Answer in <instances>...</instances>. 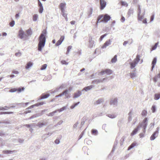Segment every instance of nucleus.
Wrapping results in <instances>:
<instances>
[{
    "instance_id": "nucleus-1",
    "label": "nucleus",
    "mask_w": 160,
    "mask_h": 160,
    "mask_svg": "<svg viewBox=\"0 0 160 160\" xmlns=\"http://www.w3.org/2000/svg\"><path fill=\"white\" fill-rule=\"evenodd\" d=\"M46 34V30H43L39 37L38 49L39 51H41L42 48L44 46L46 42L45 36Z\"/></svg>"
},
{
    "instance_id": "nucleus-2",
    "label": "nucleus",
    "mask_w": 160,
    "mask_h": 160,
    "mask_svg": "<svg viewBox=\"0 0 160 160\" xmlns=\"http://www.w3.org/2000/svg\"><path fill=\"white\" fill-rule=\"evenodd\" d=\"M138 21H142L144 18L145 14V9L143 8L142 9L140 5H138Z\"/></svg>"
},
{
    "instance_id": "nucleus-3",
    "label": "nucleus",
    "mask_w": 160,
    "mask_h": 160,
    "mask_svg": "<svg viewBox=\"0 0 160 160\" xmlns=\"http://www.w3.org/2000/svg\"><path fill=\"white\" fill-rule=\"evenodd\" d=\"M140 56L137 55L136 58L134 59L133 61L129 63L130 65V68L131 69H132L134 68L137 65L140 60Z\"/></svg>"
},
{
    "instance_id": "nucleus-4",
    "label": "nucleus",
    "mask_w": 160,
    "mask_h": 160,
    "mask_svg": "<svg viewBox=\"0 0 160 160\" xmlns=\"http://www.w3.org/2000/svg\"><path fill=\"white\" fill-rule=\"evenodd\" d=\"M148 121L147 118H145L138 126V127H139V128H142V131L144 133H145L146 131V129L148 124Z\"/></svg>"
},
{
    "instance_id": "nucleus-5",
    "label": "nucleus",
    "mask_w": 160,
    "mask_h": 160,
    "mask_svg": "<svg viewBox=\"0 0 160 160\" xmlns=\"http://www.w3.org/2000/svg\"><path fill=\"white\" fill-rule=\"evenodd\" d=\"M18 36L20 38L25 40H26L27 35L25 34L24 32L21 28L19 30Z\"/></svg>"
},
{
    "instance_id": "nucleus-6",
    "label": "nucleus",
    "mask_w": 160,
    "mask_h": 160,
    "mask_svg": "<svg viewBox=\"0 0 160 160\" xmlns=\"http://www.w3.org/2000/svg\"><path fill=\"white\" fill-rule=\"evenodd\" d=\"M112 70L109 69H106L105 70H102L100 72H99L98 73V75H103L105 74L110 75L112 74Z\"/></svg>"
},
{
    "instance_id": "nucleus-7",
    "label": "nucleus",
    "mask_w": 160,
    "mask_h": 160,
    "mask_svg": "<svg viewBox=\"0 0 160 160\" xmlns=\"http://www.w3.org/2000/svg\"><path fill=\"white\" fill-rule=\"evenodd\" d=\"M156 129V130L151 135L150 137V140H154L158 135L159 133V128L158 127Z\"/></svg>"
},
{
    "instance_id": "nucleus-8",
    "label": "nucleus",
    "mask_w": 160,
    "mask_h": 160,
    "mask_svg": "<svg viewBox=\"0 0 160 160\" xmlns=\"http://www.w3.org/2000/svg\"><path fill=\"white\" fill-rule=\"evenodd\" d=\"M128 115V121L129 122H130L132 120V117L136 116V114L132 111H131L129 112Z\"/></svg>"
},
{
    "instance_id": "nucleus-9",
    "label": "nucleus",
    "mask_w": 160,
    "mask_h": 160,
    "mask_svg": "<svg viewBox=\"0 0 160 160\" xmlns=\"http://www.w3.org/2000/svg\"><path fill=\"white\" fill-rule=\"evenodd\" d=\"M106 79V78H104L102 79H97L92 81V83L93 84H98L100 83H102Z\"/></svg>"
},
{
    "instance_id": "nucleus-10",
    "label": "nucleus",
    "mask_w": 160,
    "mask_h": 160,
    "mask_svg": "<svg viewBox=\"0 0 160 160\" xmlns=\"http://www.w3.org/2000/svg\"><path fill=\"white\" fill-rule=\"evenodd\" d=\"M62 92L63 96L64 95L66 98H70L71 94L69 92V90L66 89Z\"/></svg>"
},
{
    "instance_id": "nucleus-11",
    "label": "nucleus",
    "mask_w": 160,
    "mask_h": 160,
    "mask_svg": "<svg viewBox=\"0 0 160 160\" xmlns=\"http://www.w3.org/2000/svg\"><path fill=\"white\" fill-rule=\"evenodd\" d=\"M66 3L65 2H62L60 3L59 5V8L61 10V12H64L65 11V9L66 8Z\"/></svg>"
},
{
    "instance_id": "nucleus-12",
    "label": "nucleus",
    "mask_w": 160,
    "mask_h": 160,
    "mask_svg": "<svg viewBox=\"0 0 160 160\" xmlns=\"http://www.w3.org/2000/svg\"><path fill=\"white\" fill-rule=\"evenodd\" d=\"M88 44V47L90 48H92L95 45L94 41L92 40V38L91 36L89 37V38Z\"/></svg>"
},
{
    "instance_id": "nucleus-13",
    "label": "nucleus",
    "mask_w": 160,
    "mask_h": 160,
    "mask_svg": "<svg viewBox=\"0 0 160 160\" xmlns=\"http://www.w3.org/2000/svg\"><path fill=\"white\" fill-rule=\"evenodd\" d=\"M111 42L112 41L110 39L107 41L102 46V48L103 49L106 48L107 47L111 44Z\"/></svg>"
},
{
    "instance_id": "nucleus-14",
    "label": "nucleus",
    "mask_w": 160,
    "mask_h": 160,
    "mask_svg": "<svg viewBox=\"0 0 160 160\" xmlns=\"http://www.w3.org/2000/svg\"><path fill=\"white\" fill-rule=\"evenodd\" d=\"M111 18L110 16L108 14H105L101 22H108L109 21Z\"/></svg>"
},
{
    "instance_id": "nucleus-15",
    "label": "nucleus",
    "mask_w": 160,
    "mask_h": 160,
    "mask_svg": "<svg viewBox=\"0 0 160 160\" xmlns=\"http://www.w3.org/2000/svg\"><path fill=\"white\" fill-rule=\"evenodd\" d=\"M100 8L101 9H103L105 7L106 5V2L104 0H100Z\"/></svg>"
},
{
    "instance_id": "nucleus-16",
    "label": "nucleus",
    "mask_w": 160,
    "mask_h": 160,
    "mask_svg": "<svg viewBox=\"0 0 160 160\" xmlns=\"http://www.w3.org/2000/svg\"><path fill=\"white\" fill-rule=\"evenodd\" d=\"M64 39V37L63 36H62L61 37L60 39L58 41L57 43H56V46H59L60 45Z\"/></svg>"
},
{
    "instance_id": "nucleus-17",
    "label": "nucleus",
    "mask_w": 160,
    "mask_h": 160,
    "mask_svg": "<svg viewBox=\"0 0 160 160\" xmlns=\"http://www.w3.org/2000/svg\"><path fill=\"white\" fill-rule=\"evenodd\" d=\"M52 133V132H48V133L43 134L42 136V138L43 140H45L50 136Z\"/></svg>"
},
{
    "instance_id": "nucleus-18",
    "label": "nucleus",
    "mask_w": 160,
    "mask_h": 160,
    "mask_svg": "<svg viewBox=\"0 0 160 160\" xmlns=\"http://www.w3.org/2000/svg\"><path fill=\"white\" fill-rule=\"evenodd\" d=\"M38 6L40 7L39 12L40 13H42V12L43 10V7L42 4L39 0H38Z\"/></svg>"
},
{
    "instance_id": "nucleus-19",
    "label": "nucleus",
    "mask_w": 160,
    "mask_h": 160,
    "mask_svg": "<svg viewBox=\"0 0 160 160\" xmlns=\"http://www.w3.org/2000/svg\"><path fill=\"white\" fill-rule=\"evenodd\" d=\"M157 61V58L156 57L154 58H153V59L152 61V67L151 71L153 70L154 67V66L156 63Z\"/></svg>"
},
{
    "instance_id": "nucleus-20",
    "label": "nucleus",
    "mask_w": 160,
    "mask_h": 160,
    "mask_svg": "<svg viewBox=\"0 0 160 160\" xmlns=\"http://www.w3.org/2000/svg\"><path fill=\"white\" fill-rule=\"evenodd\" d=\"M140 129V128H139V127H138V126L137 127L134 129V130L132 131V133L131 134V136H132L135 134H136L137 132L138 131V130H139Z\"/></svg>"
},
{
    "instance_id": "nucleus-21",
    "label": "nucleus",
    "mask_w": 160,
    "mask_h": 160,
    "mask_svg": "<svg viewBox=\"0 0 160 160\" xmlns=\"http://www.w3.org/2000/svg\"><path fill=\"white\" fill-rule=\"evenodd\" d=\"M117 99L116 98L112 99L110 102L111 105H113L115 106L117 105Z\"/></svg>"
},
{
    "instance_id": "nucleus-22",
    "label": "nucleus",
    "mask_w": 160,
    "mask_h": 160,
    "mask_svg": "<svg viewBox=\"0 0 160 160\" xmlns=\"http://www.w3.org/2000/svg\"><path fill=\"white\" fill-rule=\"evenodd\" d=\"M82 94V93L80 91H78V92L74 93L73 96L74 98H77L80 97Z\"/></svg>"
},
{
    "instance_id": "nucleus-23",
    "label": "nucleus",
    "mask_w": 160,
    "mask_h": 160,
    "mask_svg": "<svg viewBox=\"0 0 160 160\" xmlns=\"http://www.w3.org/2000/svg\"><path fill=\"white\" fill-rule=\"evenodd\" d=\"M49 96L50 94H47L45 95L43 94L41 96V98H39L38 99V100H40L41 99L47 98Z\"/></svg>"
},
{
    "instance_id": "nucleus-24",
    "label": "nucleus",
    "mask_w": 160,
    "mask_h": 160,
    "mask_svg": "<svg viewBox=\"0 0 160 160\" xmlns=\"http://www.w3.org/2000/svg\"><path fill=\"white\" fill-rule=\"evenodd\" d=\"M93 86L92 85L89 86L87 87H84L82 90V91L85 90L86 91H87L88 90H91L92 88L93 87Z\"/></svg>"
},
{
    "instance_id": "nucleus-25",
    "label": "nucleus",
    "mask_w": 160,
    "mask_h": 160,
    "mask_svg": "<svg viewBox=\"0 0 160 160\" xmlns=\"http://www.w3.org/2000/svg\"><path fill=\"white\" fill-rule=\"evenodd\" d=\"M137 145V143L135 142H134L128 147V150H129Z\"/></svg>"
},
{
    "instance_id": "nucleus-26",
    "label": "nucleus",
    "mask_w": 160,
    "mask_h": 160,
    "mask_svg": "<svg viewBox=\"0 0 160 160\" xmlns=\"http://www.w3.org/2000/svg\"><path fill=\"white\" fill-rule=\"evenodd\" d=\"M137 145V143L135 142H134L128 147V150H129Z\"/></svg>"
},
{
    "instance_id": "nucleus-27",
    "label": "nucleus",
    "mask_w": 160,
    "mask_h": 160,
    "mask_svg": "<svg viewBox=\"0 0 160 160\" xmlns=\"http://www.w3.org/2000/svg\"><path fill=\"white\" fill-rule=\"evenodd\" d=\"M137 145V143L135 142H134L128 147V150H129Z\"/></svg>"
},
{
    "instance_id": "nucleus-28",
    "label": "nucleus",
    "mask_w": 160,
    "mask_h": 160,
    "mask_svg": "<svg viewBox=\"0 0 160 160\" xmlns=\"http://www.w3.org/2000/svg\"><path fill=\"white\" fill-rule=\"evenodd\" d=\"M33 63L31 62H29L27 64L26 66L25 67V68L26 69H28L30 68L33 65Z\"/></svg>"
},
{
    "instance_id": "nucleus-29",
    "label": "nucleus",
    "mask_w": 160,
    "mask_h": 160,
    "mask_svg": "<svg viewBox=\"0 0 160 160\" xmlns=\"http://www.w3.org/2000/svg\"><path fill=\"white\" fill-rule=\"evenodd\" d=\"M27 36H31L32 34V31L31 28H29L26 31Z\"/></svg>"
},
{
    "instance_id": "nucleus-30",
    "label": "nucleus",
    "mask_w": 160,
    "mask_h": 160,
    "mask_svg": "<svg viewBox=\"0 0 160 160\" xmlns=\"http://www.w3.org/2000/svg\"><path fill=\"white\" fill-rule=\"evenodd\" d=\"M103 17V16L102 15H100L97 18V21L96 25V27H97L98 23L100 22H99V21Z\"/></svg>"
},
{
    "instance_id": "nucleus-31",
    "label": "nucleus",
    "mask_w": 160,
    "mask_h": 160,
    "mask_svg": "<svg viewBox=\"0 0 160 160\" xmlns=\"http://www.w3.org/2000/svg\"><path fill=\"white\" fill-rule=\"evenodd\" d=\"M103 101V99L102 98H100L96 101L94 103L95 105H98L101 103Z\"/></svg>"
},
{
    "instance_id": "nucleus-32",
    "label": "nucleus",
    "mask_w": 160,
    "mask_h": 160,
    "mask_svg": "<svg viewBox=\"0 0 160 160\" xmlns=\"http://www.w3.org/2000/svg\"><path fill=\"white\" fill-rule=\"evenodd\" d=\"M134 9L131 8L128 10V14L129 16H130L133 13Z\"/></svg>"
},
{
    "instance_id": "nucleus-33",
    "label": "nucleus",
    "mask_w": 160,
    "mask_h": 160,
    "mask_svg": "<svg viewBox=\"0 0 160 160\" xmlns=\"http://www.w3.org/2000/svg\"><path fill=\"white\" fill-rule=\"evenodd\" d=\"M92 134L94 135H97L98 134V132L97 130L92 129L91 131Z\"/></svg>"
},
{
    "instance_id": "nucleus-34",
    "label": "nucleus",
    "mask_w": 160,
    "mask_h": 160,
    "mask_svg": "<svg viewBox=\"0 0 160 160\" xmlns=\"http://www.w3.org/2000/svg\"><path fill=\"white\" fill-rule=\"evenodd\" d=\"M58 112V110H56L53 112H52L49 113L47 114V115L48 116H54L55 115V114L57 112Z\"/></svg>"
},
{
    "instance_id": "nucleus-35",
    "label": "nucleus",
    "mask_w": 160,
    "mask_h": 160,
    "mask_svg": "<svg viewBox=\"0 0 160 160\" xmlns=\"http://www.w3.org/2000/svg\"><path fill=\"white\" fill-rule=\"evenodd\" d=\"M160 98V93H156L154 95V99L155 100H158Z\"/></svg>"
},
{
    "instance_id": "nucleus-36",
    "label": "nucleus",
    "mask_w": 160,
    "mask_h": 160,
    "mask_svg": "<svg viewBox=\"0 0 160 160\" xmlns=\"http://www.w3.org/2000/svg\"><path fill=\"white\" fill-rule=\"evenodd\" d=\"M107 116L109 118L112 119L115 118L117 116V115L114 114H109L107 115Z\"/></svg>"
},
{
    "instance_id": "nucleus-37",
    "label": "nucleus",
    "mask_w": 160,
    "mask_h": 160,
    "mask_svg": "<svg viewBox=\"0 0 160 160\" xmlns=\"http://www.w3.org/2000/svg\"><path fill=\"white\" fill-rule=\"evenodd\" d=\"M117 61V56L115 55L114 57L112 59L111 62L113 63H115Z\"/></svg>"
},
{
    "instance_id": "nucleus-38",
    "label": "nucleus",
    "mask_w": 160,
    "mask_h": 160,
    "mask_svg": "<svg viewBox=\"0 0 160 160\" xmlns=\"http://www.w3.org/2000/svg\"><path fill=\"white\" fill-rule=\"evenodd\" d=\"M80 103V102H78L74 104L73 105H72L70 107L72 109L78 106Z\"/></svg>"
},
{
    "instance_id": "nucleus-39",
    "label": "nucleus",
    "mask_w": 160,
    "mask_h": 160,
    "mask_svg": "<svg viewBox=\"0 0 160 160\" xmlns=\"http://www.w3.org/2000/svg\"><path fill=\"white\" fill-rule=\"evenodd\" d=\"M131 77L133 79L136 77V74L135 72H132L130 73Z\"/></svg>"
},
{
    "instance_id": "nucleus-40",
    "label": "nucleus",
    "mask_w": 160,
    "mask_h": 160,
    "mask_svg": "<svg viewBox=\"0 0 160 160\" xmlns=\"http://www.w3.org/2000/svg\"><path fill=\"white\" fill-rule=\"evenodd\" d=\"M38 15H37V14H34L33 16V20L34 21H36L38 19Z\"/></svg>"
},
{
    "instance_id": "nucleus-41",
    "label": "nucleus",
    "mask_w": 160,
    "mask_h": 160,
    "mask_svg": "<svg viewBox=\"0 0 160 160\" xmlns=\"http://www.w3.org/2000/svg\"><path fill=\"white\" fill-rule=\"evenodd\" d=\"M117 141H116L114 142V145H113V148L112 150V152H114V151L115 149L117 147Z\"/></svg>"
},
{
    "instance_id": "nucleus-42",
    "label": "nucleus",
    "mask_w": 160,
    "mask_h": 160,
    "mask_svg": "<svg viewBox=\"0 0 160 160\" xmlns=\"http://www.w3.org/2000/svg\"><path fill=\"white\" fill-rule=\"evenodd\" d=\"M45 124L43 123H42L40 122H39L38 124V126L40 128H41L44 125H45Z\"/></svg>"
},
{
    "instance_id": "nucleus-43",
    "label": "nucleus",
    "mask_w": 160,
    "mask_h": 160,
    "mask_svg": "<svg viewBox=\"0 0 160 160\" xmlns=\"http://www.w3.org/2000/svg\"><path fill=\"white\" fill-rule=\"evenodd\" d=\"M4 154H10L12 152V151L9 150H4L2 152Z\"/></svg>"
},
{
    "instance_id": "nucleus-44",
    "label": "nucleus",
    "mask_w": 160,
    "mask_h": 160,
    "mask_svg": "<svg viewBox=\"0 0 160 160\" xmlns=\"http://www.w3.org/2000/svg\"><path fill=\"white\" fill-rule=\"evenodd\" d=\"M67 108V106H64L62 108H60V109H59L58 110H58V111H59V112H61L62 111H63L64 110L66 109Z\"/></svg>"
},
{
    "instance_id": "nucleus-45",
    "label": "nucleus",
    "mask_w": 160,
    "mask_h": 160,
    "mask_svg": "<svg viewBox=\"0 0 160 160\" xmlns=\"http://www.w3.org/2000/svg\"><path fill=\"white\" fill-rule=\"evenodd\" d=\"M72 46H69L67 48V51L66 53V54L67 55L69 53L70 50L72 49Z\"/></svg>"
},
{
    "instance_id": "nucleus-46",
    "label": "nucleus",
    "mask_w": 160,
    "mask_h": 160,
    "mask_svg": "<svg viewBox=\"0 0 160 160\" xmlns=\"http://www.w3.org/2000/svg\"><path fill=\"white\" fill-rule=\"evenodd\" d=\"M147 111L145 110H143L142 112V116H145L147 115Z\"/></svg>"
},
{
    "instance_id": "nucleus-47",
    "label": "nucleus",
    "mask_w": 160,
    "mask_h": 160,
    "mask_svg": "<svg viewBox=\"0 0 160 160\" xmlns=\"http://www.w3.org/2000/svg\"><path fill=\"white\" fill-rule=\"evenodd\" d=\"M47 66L46 64H44L42 66L40 69L42 70H44L46 68Z\"/></svg>"
},
{
    "instance_id": "nucleus-48",
    "label": "nucleus",
    "mask_w": 160,
    "mask_h": 160,
    "mask_svg": "<svg viewBox=\"0 0 160 160\" xmlns=\"http://www.w3.org/2000/svg\"><path fill=\"white\" fill-rule=\"evenodd\" d=\"M65 11H64V12H61V14L62 15V16L65 18L66 19H67V14L65 13Z\"/></svg>"
},
{
    "instance_id": "nucleus-49",
    "label": "nucleus",
    "mask_w": 160,
    "mask_h": 160,
    "mask_svg": "<svg viewBox=\"0 0 160 160\" xmlns=\"http://www.w3.org/2000/svg\"><path fill=\"white\" fill-rule=\"evenodd\" d=\"M13 112H0V114H9L12 113Z\"/></svg>"
},
{
    "instance_id": "nucleus-50",
    "label": "nucleus",
    "mask_w": 160,
    "mask_h": 160,
    "mask_svg": "<svg viewBox=\"0 0 160 160\" xmlns=\"http://www.w3.org/2000/svg\"><path fill=\"white\" fill-rule=\"evenodd\" d=\"M121 5L122 6H125L126 7H127L128 6L127 3L125 2L122 1L121 2Z\"/></svg>"
},
{
    "instance_id": "nucleus-51",
    "label": "nucleus",
    "mask_w": 160,
    "mask_h": 160,
    "mask_svg": "<svg viewBox=\"0 0 160 160\" xmlns=\"http://www.w3.org/2000/svg\"><path fill=\"white\" fill-rule=\"evenodd\" d=\"M125 138L124 136H123L121 139L120 140V144L121 145H122L123 144V142Z\"/></svg>"
},
{
    "instance_id": "nucleus-52",
    "label": "nucleus",
    "mask_w": 160,
    "mask_h": 160,
    "mask_svg": "<svg viewBox=\"0 0 160 160\" xmlns=\"http://www.w3.org/2000/svg\"><path fill=\"white\" fill-rule=\"evenodd\" d=\"M15 25V21L12 20L9 23V25L11 27H13Z\"/></svg>"
},
{
    "instance_id": "nucleus-53",
    "label": "nucleus",
    "mask_w": 160,
    "mask_h": 160,
    "mask_svg": "<svg viewBox=\"0 0 160 160\" xmlns=\"http://www.w3.org/2000/svg\"><path fill=\"white\" fill-rule=\"evenodd\" d=\"M92 8H90V11L89 12V14H88V17H91L92 14Z\"/></svg>"
},
{
    "instance_id": "nucleus-54",
    "label": "nucleus",
    "mask_w": 160,
    "mask_h": 160,
    "mask_svg": "<svg viewBox=\"0 0 160 160\" xmlns=\"http://www.w3.org/2000/svg\"><path fill=\"white\" fill-rule=\"evenodd\" d=\"M151 110L152 112H155L156 110V108L155 106L153 105L152 106L151 108Z\"/></svg>"
},
{
    "instance_id": "nucleus-55",
    "label": "nucleus",
    "mask_w": 160,
    "mask_h": 160,
    "mask_svg": "<svg viewBox=\"0 0 160 160\" xmlns=\"http://www.w3.org/2000/svg\"><path fill=\"white\" fill-rule=\"evenodd\" d=\"M158 45V43H157L155 44V45L154 46L152 47V50H155L157 48Z\"/></svg>"
},
{
    "instance_id": "nucleus-56",
    "label": "nucleus",
    "mask_w": 160,
    "mask_h": 160,
    "mask_svg": "<svg viewBox=\"0 0 160 160\" xmlns=\"http://www.w3.org/2000/svg\"><path fill=\"white\" fill-rule=\"evenodd\" d=\"M17 90V89L16 88H12L9 90V92H16Z\"/></svg>"
},
{
    "instance_id": "nucleus-57",
    "label": "nucleus",
    "mask_w": 160,
    "mask_h": 160,
    "mask_svg": "<svg viewBox=\"0 0 160 160\" xmlns=\"http://www.w3.org/2000/svg\"><path fill=\"white\" fill-rule=\"evenodd\" d=\"M107 34H105L104 35H102L99 39L100 41H101L102 40V39L103 38L106 36L107 35Z\"/></svg>"
},
{
    "instance_id": "nucleus-58",
    "label": "nucleus",
    "mask_w": 160,
    "mask_h": 160,
    "mask_svg": "<svg viewBox=\"0 0 160 160\" xmlns=\"http://www.w3.org/2000/svg\"><path fill=\"white\" fill-rule=\"evenodd\" d=\"M61 63L62 64H65V65L68 64V63L66 62L65 60H62L61 61Z\"/></svg>"
},
{
    "instance_id": "nucleus-59",
    "label": "nucleus",
    "mask_w": 160,
    "mask_h": 160,
    "mask_svg": "<svg viewBox=\"0 0 160 160\" xmlns=\"http://www.w3.org/2000/svg\"><path fill=\"white\" fill-rule=\"evenodd\" d=\"M78 124H79V123L78 122H76L73 125V128H77V127Z\"/></svg>"
},
{
    "instance_id": "nucleus-60",
    "label": "nucleus",
    "mask_w": 160,
    "mask_h": 160,
    "mask_svg": "<svg viewBox=\"0 0 160 160\" xmlns=\"http://www.w3.org/2000/svg\"><path fill=\"white\" fill-rule=\"evenodd\" d=\"M24 88H23V87H22V88H19L18 89H17V90H18V91L19 92H21L22 91H23L24 90Z\"/></svg>"
},
{
    "instance_id": "nucleus-61",
    "label": "nucleus",
    "mask_w": 160,
    "mask_h": 160,
    "mask_svg": "<svg viewBox=\"0 0 160 160\" xmlns=\"http://www.w3.org/2000/svg\"><path fill=\"white\" fill-rule=\"evenodd\" d=\"M15 56L17 57H20L21 55V53L20 52L16 53L15 54Z\"/></svg>"
},
{
    "instance_id": "nucleus-62",
    "label": "nucleus",
    "mask_w": 160,
    "mask_h": 160,
    "mask_svg": "<svg viewBox=\"0 0 160 160\" xmlns=\"http://www.w3.org/2000/svg\"><path fill=\"white\" fill-rule=\"evenodd\" d=\"M142 21V22L143 23L147 24V19L146 18H144Z\"/></svg>"
},
{
    "instance_id": "nucleus-63",
    "label": "nucleus",
    "mask_w": 160,
    "mask_h": 160,
    "mask_svg": "<svg viewBox=\"0 0 160 160\" xmlns=\"http://www.w3.org/2000/svg\"><path fill=\"white\" fill-rule=\"evenodd\" d=\"M154 15L153 14L151 17V19H150L151 22H152L153 21V20L154 19Z\"/></svg>"
},
{
    "instance_id": "nucleus-64",
    "label": "nucleus",
    "mask_w": 160,
    "mask_h": 160,
    "mask_svg": "<svg viewBox=\"0 0 160 160\" xmlns=\"http://www.w3.org/2000/svg\"><path fill=\"white\" fill-rule=\"evenodd\" d=\"M154 126V123H151L150 124V128L152 129L153 128Z\"/></svg>"
}]
</instances>
